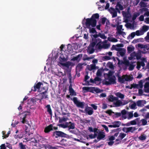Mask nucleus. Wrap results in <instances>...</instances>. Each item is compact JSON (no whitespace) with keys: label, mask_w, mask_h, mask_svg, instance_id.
<instances>
[{"label":"nucleus","mask_w":149,"mask_h":149,"mask_svg":"<svg viewBox=\"0 0 149 149\" xmlns=\"http://www.w3.org/2000/svg\"><path fill=\"white\" fill-rule=\"evenodd\" d=\"M118 8L119 9L122 10L123 9V6L121 4L120 2H118L116 6V8Z\"/></svg>","instance_id":"473e14b6"},{"label":"nucleus","mask_w":149,"mask_h":149,"mask_svg":"<svg viewBox=\"0 0 149 149\" xmlns=\"http://www.w3.org/2000/svg\"><path fill=\"white\" fill-rule=\"evenodd\" d=\"M113 11L111 13V14L112 15V17L114 18L117 16V12L113 8Z\"/></svg>","instance_id":"79ce46f5"},{"label":"nucleus","mask_w":149,"mask_h":149,"mask_svg":"<svg viewBox=\"0 0 149 149\" xmlns=\"http://www.w3.org/2000/svg\"><path fill=\"white\" fill-rule=\"evenodd\" d=\"M133 111H131L130 112H129L128 114V117H127V118L128 120H129L131 118H132L133 116Z\"/></svg>","instance_id":"49530a36"},{"label":"nucleus","mask_w":149,"mask_h":149,"mask_svg":"<svg viewBox=\"0 0 149 149\" xmlns=\"http://www.w3.org/2000/svg\"><path fill=\"white\" fill-rule=\"evenodd\" d=\"M137 46L140 48L141 49H146L147 50L148 48V45H143L141 44H138L137 45Z\"/></svg>","instance_id":"7c9ffc66"},{"label":"nucleus","mask_w":149,"mask_h":149,"mask_svg":"<svg viewBox=\"0 0 149 149\" xmlns=\"http://www.w3.org/2000/svg\"><path fill=\"white\" fill-rule=\"evenodd\" d=\"M74 104L76 106L79 108H81V109L84 108L85 103L84 102H81L78 101L77 97H74L72 99Z\"/></svg>","instance_id":"39448f33"},{"label":"nucleus","mask_w":149,"mask_h":149,"mask_svg":"<svg viewBox=\"0 0 149 149\" xmlns=\"http://www.w3.org/2000/svg\"><path fill=\"white\" fill-rule=\"evenodd\" d=\"M46 107L47 109V111L50 115H52V112L51 109L50 105V104H48L46 106Z\"/></svg>","instance_id":"c9c22d12"},{"label":"nucleus","mask_w":149,"mask_h":149,"mask_svg":"<svg viewBox=\"0 0 149 149\" xmlns=\"http://www.w3.org/2000/svg\"><path fill=\"white\" fill-rule=\"evenodd\" d=\"M94 87H83L82 89L84 91H86L87 92L89 91L91 92L93 91Z\"/></svg>","instance_id":"b1692460"},{"label":"nucleus","mask_w":149,"mask_h":149,"mask_svg":"<svg viewBox=\"0 0 149 149\" xmlns=\"http://www.w3.org/2000/svg\"><path fill=\"white\" fill-rule=\"evenodd\" d=\"M132 79L131 78V77L130 76H125V81H131Z\"/></svg>","instance_id":"8fccbe9b"},{"label":"nucleus","mask_w":149,"mask_h":149,"mask_svg":"<svg viewBox=\"0 0 149 149\" xmlns=\"http://www.w3.org/2000/svg\"><path fill=\"white\" fill-rule=\"evenodd\" d=\"M102 42L101 41H99L98 42L97 41V43L95 45V48L98 49H101L103 48V46L101 45Z\"/></svg>","instance_id":"aec40b11"},{"label":"nucleus","mask_w":149,"mask_h":149,"mask_svg":"<svg viewBox=\"0 0 149 149\" xmlns=\"http://www.w3.org/2000/svg\"><path fill=\"white\" fill-rule=\"evenodd\" d=\"M139 15V14L138 13H137L136 14H134V15L132 17V20L133 21H134V20H135L136 19V17Z\"/></svg>","instance_id":"6e6d98bb"},{"label":"nucleus","mask_w":149,"mask_h":149,"mask_svg":"<svg viewBox=\"0 0 149 149\" xmlns=\"http://www.w3.org/2000/svg\"><path fill=\"white\" fill-rule=\"evenodd\" d=\"M118 60V66H119L120 65H122L124 64L126 66H129L130 65V62L128 60H125L124 61H121L118 58H117Z\"/></svg>","instance_id":"9b49d317"},{"label":"nucleus","mask_w":149,"mask_h":149,"mask_svg":"<svg viewBox=\"0 0 149 149\" xmlns=\"http://www.w3.org/2000/svg\"><path fill=\"white\" fill-rule=\"evenodd\" d=\"M125 53V51L123 49H120L118 52H117V54L118 56H123Z\"/></svg>","instance_id":"393cba45"},{"label":"nucleus","mask_w":149,"mask_h":149,"mask_svg":"<svg viewBox=\"0 0 149 149\" xmlns=\"http://www.w3.org/2000/svg\"><path fill=\"white\" fill-rule=\"evenodd\" d=\"M66 134L63 132L56 131L53 133L52 136L56 138L58 137H65Z\"/></svg>","instance_id":"423d86ee"},{"label":"nucleus","mask_w":149,"mask_h":149,"mask_svg":"<svg viewBox=\"0 0 149 149\" xmlns=\"http://www.w3.org/2000/svg\"><path fill=\"white\" fill-rule=\"evenodd\" d=\"M149 29V26L143 25L142 26V31L143 32H146Z\"/></svg>","instance_id":"58836bf2"},{"label":"nucleus","mask_w":149,"mask_h":149,"mask_svg":"<svg viewBox=\"0 0 149 149\" xmlns=\"http://www.w3.org/2000/svg\"><path fill=\"white\" fill-rule=\"evenodd\" d=\"M97 43V39L92 40L88 47L87 52L89 54H91L93 53L95 51L94 47Z\"/></svg>","instance_id":"7ed1b4c3"},{"label":"nucleus","mask_w":149,"mask_h":149,"mask_svg":"<svg viewBox=\"0 0 149 149\" xmlns=\"http://www.w3.org/2000/svg\"><path fill=\"white\" fill-rule=\"evenodd\" d=\"M140 118H136L135 120L131 121L130 124L132 125H136L137 124L138 125H140Z\"/></svg>","instance_id":"2eb2a0df"},{"label":"nucleus","mask_w":149,"mask_h":149,"mask_svg":"<svg viewBox=\"0 0 149 149\" xmlns=\"http://www.w3.org/2000/svg\"><path fill=\"white\" fill-rule=\"evenodd\" d=\"M139 88V87L138 86V84H132L131 85V87L130 88H129V89H132V88Z\"/></svg>","instance_id":"c03bdc74"},{"label":"nucleus","mask_w":149,"mask_h":149,"mask_svg":"<svg viewBox=\"0 0 149 149\" xmlns=\"http://www.w3.org/2000/svg\"><path fill=\"white\" fill-rule=\"evenodd\" d=\"M139 139L142 141L146 139V136L144 134H142L139 137Z\"/></svg>","instance_id":"09e8293b"},{"label":"nucleus","mask_w":149,"mask_h":149,"mask_svg":"<svg viewBox=\"0 0 149 149\" xmlns=\"http://www.w3.org/2000/svg\"><path fill=\"white\" fill-rule=\"evenodd\" d=\"M108 79L109 81H105L104 83V84L108 86L111 84H114L116 83V77L114 75L112 77L108 78Z\"/></svg>","instance_id":"6e6552de"},{"label":"nucleus","mask_w":149,"mask_h":149,"mask_svg":"<svg viewBox=\"0 0 149 149\" xmlns=\"http://www.w3.org/2000/svg\"><path fill=\"white\" fill-rule=\"evenodd\" d=\"M94 56H91L89 57L87 56L86 54H85L83 58V60L84 61L85 60H89L90 59H92L94 58Z\"/></svg>","instance_id":"5701e85b"},{"label":"nucleus","mask_w":149,"mask_h":149,"mask_svg":"<svg viewBox=\"0 0 149 149\" xmlns=\"http://www.w3.org/2000/svg\"><path fill=\"white\" fill-rule=\"evenodd\" d=\"M115 139V138L113 136H109V140L110 141H113Z\"/></svg>","instance_id":"338daca9"},{"label":"nucleus","mask_w":149,"mask_h":149,"mask_svg":"<svg viewBox=\"0 0 149 149\" xmlns=\"http://www.w3.org/2000/svg\"><path fill=\"white\" fill-rule=\"evenodd\" d=\"M83 56L82 54H80L76 56L73 57L71 60L73 61H77L79 62L81 60V58Z\"/></svg>","instance_id":"f3484780"},{"label":"nucleus","mask_w":149,"mask_h":149,"mask_svg":"<svg viewBox=\"0 0 149 149\" xmlns=\"http://www.w3.org/2000/svg\"><path fill=\"white\" fill-rule=\"evenodd\" d=\"M20 149H26V145H24L22 143H20L19 145Z\"/></svg>","instance_id":"a19ab883"},{"label":"nucleus","mask_w":149,"mask_h":149,"mask_svg":"<svg viewBox=\"0 0 149 149\" xmlns=\"http://www.w3.org/2000/svg\"><path fill=\"white\" fill-rule=\"evenodd\" d=\"M135 36V32H133L131 34L129 35L128 37L127 38H128L130 36L131 37V39H132Z\"/></svg>","instance_id":"e2e57ef3"},{"label":"nucleus","mask_w":149,"mask_h":149,"mask_svg":"<svg viewBox=\"0 0 149 149\" xmlns=\"http://www.w3.org/2000/svg\"><path fill=\"white\" fill-rule=\"evenodd\" d=\"M82 64L80 63H79L77 65L76 68H78L79 69H81L82 68Z\"/></svg>","instance_id":"69168bd1"},{"label":"nucleus","mask_w":149,"mask_h":149,"mask_svg":"<svg viewBox=\"0 0 149 149\" xmlns=\"http://www.w3.org/2000/svg\"><path fill=\"white\" fill-rule=\"evenodd\" d=\"M96 69V66L95 64H92L91 65L89 68V70L91 71L92 70Z\"/></svg>","instance_id":"de8ad7c7"},{"label":"nucleus","mask_w":149,"mask_h":149,"mask_svg":"<svg viewBox=\"0 0 149 149\" xmlns=\"http://www.w3.org/2000/svg\"><path fill=\"white\" fill-rule=\"evenodd\" d=\"M129 66V67L128 68V70L130 71H132L133 70L134 68V67L135 66L134 65L132 64H130V65Z\"/></svg>","instance_id":"603ef678"},{"label":"nucleus","mask_w":149,"mask_h":149,"mask_svg":"<svg viewBox=\"0 0 149 149\" xmlns=\"http://www.w3.org/2000/svg\"><path fill=\"white\" fill-rule=\"evenodd\" d=\"M69 124H70V125H69L68 129V130L69 132L73 134H75L76 131L74 130H71V129H74L75 128V124L74 123H72L71 122H69L68 123Z\"/></svg>","instance_id":"f8f14e48"},{"label":"nucleus","mask_w":149,"mask_h":149,"mask_svg":"<svg viewBox=\"0 0 149 149\" xmlns=\"http://www.w3.org/2000/svg\"><path fill=\"white\" fill-rule=\"evenodd\" d=\"M127 111L124 109L121 111V113L116 112L114 113L115 115L116 116L115 118H118L120 116L122 115L121 118L122 120H123L127 118Z\"/></svg>","instance_id":"20e7f679"},{"label":"nucleus","mask_w":149,"mask_h":149,"mask_svg":"<svg viewBox=\"0 0 149 149\" xmlns=\"http://www.w3.org/2000/svg\"><path fill=\"white\" fill-rule=\"evenodd\" d=\"M69 90L70 95L74 96L77 95L76 93L74 91L72 87V85H70L69 86Z\"/></svg>","instance_id":"a211bd4d"},{"label":"nucleus","mask_w":149,"mask_h":149,"mask_svg":"<svg viewBox=\"0 0 149 149\" xmlns=\"http://www.w3.org/2000/svg\"><path fill=\"white\" fill-rule=\"evenodd\" d=\"M117 26V31L118 33L119 32H120L122 30V31H123L124 30L123 29H122L123 28V25H119L117 24L116 25Z\"/></svg>","instance_id":"f704fd0d"},{"label":"nucleus","mask_w":149,"mask_h":149,"mask_svg":"<svg viewBox=\"0 0 149 149\" xmlns=\"http://www.w3.org/2000/svg\"><path fill=\"white\" fill-rule=\"evenodd\" d=\"M136 55V52H134L130 54V56L131 57H130V58H133L135 57Z\"/></svg>","instance_id":"774afa93"},{"label":"nucleus","mask_w":149,"mask_h":149,"mask_svg":"<svg viewBox=\"0 0 149 149\" xmlns=\"http://www.w3.org/2000/svg\"><path fill=\"white\" fill-rule=\"evenodd\" d=\"M43 83L40 82H39L37 84L36 83L34 85L33 87L32 88L31 91L36 92L37 90V89H38V91L40 92V91H39V89L40 88L41 85H43Z\"/></svg>","instance_id":"9d476101"},{"label":"nucleus","mask_w":149,"mask_h":149,"mask_svg":"<svg viewBox=\"0 0 149 149\" xmlns=\"http://www.w3.org/2000/svg\"><path fill=\"white\" fill-rule=\"evenodd\" d=\"M105 136V133L102 131H100L98 133L97 139L98 141L103 139Z\"/></svg>","instance_id":"ddd939ff"},{"label":"nucleus","mask_w":149,"mask_h":149,"mask_svg":"<svg viewBox=\"0 0 149 149\" xmlns=\"http://www.w3.org/2000/svg\"><path fill=\"white\" fill-rule=\"evenodd\" d=\"M125 75H123L122 77H119V78H118V82L120 83H124L125 81Z\"/></svg>","instance_id":"cd10ccee"},{"label":"nucleus","mask_w":149,"mask_h":149,"mask_svg":"<svg viewBox=\"0 0 149 149\" xmlns=\"http://www.w3.org/2000/svg\"><path fill=\"white\" fill-rule=\"evenodd\" d=\"M27 115L26 114H24V113H22V115L20 117L21 120H22L21 122L23 124H27L28 123V121L26 120Z\"/></svg>","instance_id":"dca6fc26"},{"label":"nucleus","mask_w":149,"mask_h":149,"mask_svg":"<svg viewBox=\"0 0 149 149\" xmlns=\"http://www.w3.org/2000/svg\"><path fill=\"white\" fill-rule=\"evenodd\" d=\"M60 64L62 66H65L67 68H69L70 66V63L67 62L66 63H60Z\"/></svg>","instance_id":"4c0bfd02"},{"label":"nucleus","mask_w":149,"mask_h":149,"mask_svg":"<svg viewBox=\"0 0 149 149\" xmlns=\"http://www.w3.org/2000/svg\"><path fill=\"white\" fill-rule=\"evenodd\" d=\"M99 15L98 13H95L92 15L90 18H88L86 19L85 25L86 27L89 29L90 33H97V32L96 31L95 29L94 28H91L92 27H95L96 25L97 22L96 19L99 18Z\"/></svg>","instance_id":"f257e3e1"},{"label":"nucleus","mask_w":149,"mask_h":149,"mask_svg":"<svg viewBox=\"0 0 149 149\" xmlns=\"http://www.w3.org/2000/svg\"><path fill=\"white\" fill-rule=\"evenodd\" d=\"M116 101V102H114L113 103V104L115 105L116 107H118L120 106L123 105V104L122 102L120 100H118Z\"/></svg>","instance_id":"4be33fe9"},{"label":"nucleus","mask_w":149,"mask_h":149,"mask_svg":"<svg viewBox=\"0 0 149 149\" xmlns=\"http://www.w3.org/2000/svg\"><path fill=\"white\" fill-rule=\"evenodd\" d=\"M140 123H141V122L142 123V124H140V125H142L143 126L147 125L148 122L146 120V119H145V118L142 119L141 120H140Z\"/></svg>","instance_id":"72a5a7b5"},{"label":"nucleus","mask_w":149,"mask_h":149,"mask_svg":"<svg viewBox=\"0 0 149 149\" xmlns=\"http://www.w3.org/2000/svg\"><path fill=\"white\" fill-rule=\"evenodd\" d=\"M107 19L105 17H103L101 19L102 24H104L105 22Z\"/></svg>","instance_id":"864d4df0"},{"label":"nucleus","mask_w":149,"mask_h":149,"mask_svg":"<svg viewBox=\"0 0 149 149\" xmlns=\"http://www.w3.org/2000/svg\"><path fill=\"white\" fill-rule=\"evenodd\" d=\"M89 78V77L87 75H86L85 76L84 78V81L87 82L88 84H89V82L88 81H87V80Z\"/></svg>","instance_id":"bf43d9fd"},{"label":"nucleus","mask_w":149,"mask_h":149,"mask_svg":"<svg viewBox=\"0 0 149 149\" xmlns=\"http://www.w3.org/2000/svg\"><path fill=\"white\" fill-rule=\"evenodd\" d=\"M79 111L81 113H85L89 115H92L93 113V109L91 107H89L88 106H87L85 107L84 110L79 109Z\"/></svg>","instance_id":"0eeeda50"},{"label":"nucleus","mask_w":149,"mask_h":149,"mask_svg":"<svg viewBox=\"0 0 149 149\" xmlns=\"http://www.w3.org/2000/svg\"><path fill=\"white\" fill-rule=\"evenodd\" d=\"M53 130V125L52 124H51L45 128L44 130V132L46 133H48Z\"/></svg>","instance_id":"4468645a"},{"label":"nucleus","mask_w":149,"mask_h":149,"mask_svg":"<svg viewBox=\"0 0 149 149\" xmlns=\"http://www.w3.org/2000/svg\"><path fill=\"white\" fill-rule=\"evenodd\" d=\"M116 95L118 97L121 99H123L124 97V95L120 92L117 93L116 94Z\"/></svg>","instance_id":"37998d69"},{"label":"nucleus","mask_w":149,"mask_h":149,"mask_svg":"<svg viewBox=\"0 0 149 149\" xmlns=\"http://www.w3.org/2000/svg\"><path fill=\"white\" fill-rule=\"evenodd\" d=\"M67 118H65L64 117L61 118V119H59V122L60 123L62 122H65L67 120Z\"/></svg>","instance_id":"052dcab7"},{"label":"nucleus","mask_w":149,"mask_h":149,"mask_svg":"<svg viewBox=\"0 0 149 149\" xmlns=\"http://www.w3.org/2000/svg\"><path fill=\"white\" fill-rule=\"evenodd\" d=\"M19 132L18 130H17L15 132L16 134L15 135V139H21L23 137V134L22 132L19 133L18 134H17V133Z\"/></svg>","instance_id":"6ab92c4d"},{"label":"nucleus","mask_w":149,"mask_h":149,"mask_svg":"<svg viewBox=\"0 0 149 149\" xmlns=\"http://www.w3.org/2000/svg\"><path fill=\"white\" fill-rule=\"evenodd\" d=\"M44 147L46 149H58V147L53 146H52L50 145H45L44 146Z\"/></svg>","instance_id":"a878e982"},{"label":"nucleus","mask_w":149,"mask_h":149,"mask_svg":"<svg viewBox=\"0 0 149 149\" xmlns=\"http://www.w3.org/2000/svg\"><path fill=\"white\" fill-rule=\"evenodd\" d=\"M105 112L106 113L108 114L109 115H111L112 113H114V112L112 111L111 110H108L107 111Z\"/></svg>","instance_id":"680f3d73"},{"label":"nucleus","mask_w":149,"mask_h":149,"mask_svg":"<svg viewBox=\"0 0 149 149\" xmlns=\"http://www.w3.org/2000/svg\"><path fill=\"white\" fill-rule=\"evenodd\" d=\"M48 90V88H47L45 90V91L42 93H40L39 94V95L41 96L39 100L40 101L43 99H48V95L46 94L47 93Z\"/></svg>","instance_id":"1a4fd4ad"},{"label":"nucleus","mask_w":149,"mask_h":149,"mask_svg":"<svg viewBox=\"0 0 149 149\" xmlns=\"http://www.w3.org/2000/svg\"><path fill=\"white\" fill-rule=\"evenodd\" d=\"M103 58L104 59V60L105 61L109 60L111 59V58L110 57L107 56H104L103 57Z\"/></svg>","instance_id":"0e129e2a"},{"label":"nucleus","mask_w":149,"mask_h":149,"mask_svg":"<svg viewBox=\"0 0 149 149\" xmlns=\"http://www.w3.org/2000/svg\"><path fill=\"white\" fill-rule=\"evenodd\" d=\"M99 36L101 38L103 39H106L107 38V37L105 36L104 34H101L100 33H99Z\"/></svg>","instance_id":"4d7b16f0"},{"label":"nucleus","mask_w":149,"mask_h":149,"mask_svg":"<svg viewBox=\"0 0 149 149\" xmlns=\"http://www.w3.org/2000/svg\"><path fill=\"white\" fill-rule=\"evenodd\" d=\"M126 135V134L124 133H120L118 138L120 139V140H122L123 138H124Z\"/></svg>","instance_id":"a18cd8bd"},{"label":"nucleus","mask_w":149,"mask_h":149,"mask_svg":"<svg viewBox=\"0 0 149 149\" xmlns=\"http://www.w3.org/2000/svg\"><path fill=\"white\" fill-rule=\"evenodd\" d=\"M33 139H34L36 143H47V139L42 136L38 135L35 136L33 138L32 137L29 138V141H31Z\"/></svg>","instance_id":"f03ea898"},{"label":"nucleus","mask_w":149,"mask_h":149,"mask_svg":"<svg viewBox=\"0 0 149 149\" xmlns=\"http://www.w3.org/2000/svg\"><path fill=\"white\" fill-rule=\"evenodd\" d=\"M134 48L133 46H132V47H127L128 53H131L132 51H134Z\"/></svg>","instance_id":"ea45409f"},{"label":"nucleus","mask_w":149,"mask_h":149,"mask_svg":"<svg viewBox=\"0 0 149 149\" xmlns=\"http://www.w3.org/2000/svg\"><path fill=\"white\" fill-rule=\"evenodd\" d=\"M136 130L135 127H130L126 128V132H131L132 133Z\"/></svg>","instance_id":"bb28decb"},{"label":"nucleus","mask_w":149,"mask_h":149,"mask_svg":"<svg viewBox=\"0 0 149 149\" xmlns=\"http://www.w3.org/2000/svg\"><path fill=\"white\" fill-rule=\"evenodd\" d=\"M113 74V72L111 71H109L107 74L108 78L111 77Z\"/></svg>","instance_id":"13d9d810"},{"label":"nucleus","mask_w":149,"mask_h":149,"mask_svg":"<svg viewBox=\"0 0 149 149\" xmlns=\"http://www.w3.org/2000/svg\"><path fill=\"white\" fill-rule=\"evenodd\" d=\"M59 60L60 63H62L63 62L65 61H67V59L64 56L63 54H61L59 57Z\"/></svg>","instance_id":"2f4dec72"},{"label":"nucleus","mask_w":149,"mask_h":149,"mask_svg":"<svg viewBox=\"0 0 149 149\" xmlns=\"http://www.w3.org/2000/svg\"><path fill=\"white\" fill-rule=\"evenodd\" d=\"M108 40L110 42H116L118 41V40L113 37H108Z\"/></svg>","instance_id":"e433bc0d"},{"label":"nucleus","mask_w":149,"mask_h":149,"mask_svg":"<svg viewBox=\"0 0 149 149\" xmlns=\"http://www.w3.org/2000/svg\"><path fill=\"white\" fill-rule=\"evenodd\" d=\"M118 100L117 97H114L112 95H111L108 97V100L109 102H113L114 101L117 100Z\"/></svg>","instance_id":"412c9836"},{"label":"nucleus","mask_w":149,"mask_h":149,"mask_svg":"<svg viewBox=\"0 0 149 149\" xmlns=\"http://www.w3.org/2000/svg\"><path fill=\"white\" fill-rule=\"evenodd\" d=\"M137 105L139 107H143V104L142 100H140L137 102Z\"/></svg>","instance_id":"3c124183"},{"label":"nucleus","mask_w":149,"mask_h":149,"mask_svg":"<svg viewBox=\"0 0 149 149\" xmlns=\"http://www.w3.org/2000/svg\"><path fill=\"white\" fill-rule=\"evenodd\" d=\"M121 124V122L119 121H115L112 123V124L114 125V128L119 127Z\"/></svg>","instance_id":"c756f323"},{"label":"nucleus","mask_w":149,"mask_h":149,"mask_svg":"<svg viewBox=\"0 0 149 149\" xmlns=\"http://www.w3.org/2000/svg\"><path fill=\"white\" fill-rule=\"evenodd\" d=\"M143 83L142 82V80H140L139 82V84H138V86L139 88H141L143 87Z\"/></svg>","instance_id":"5fc2aeb1"},{"label":"nucleus","mask_w":149,"mask_h":149,"mask_svg":"<svg viewBox=\"0 0 149 149\" xmlns=\"http://www.w3.org/2000/svg\"><path fill=\"white\" fill-rule=\"evenodd\" d=\"M148 10V9L146 8H143L142 9V11L145 12L144 14L145 16H149V11Z\"/></svg>","instance_id":"c85d7f7f"}]
</instances>
